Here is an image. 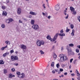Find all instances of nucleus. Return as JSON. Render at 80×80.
Returning <instances> with one entry per match:
<instances>
[{"label": "nucleus", "mask_w": 80, "mask_h": 80, "mask_svg": "<svg viewBox=\"0 0 80 80\" xmlns=\"http://www.w3.org/2000/svg\"><path fill=\"white\" fill-rule=\"evenodd\" d=\"M44 43H45V42L43 41L38 40L37 42V45L38 47H40L41 45H44Z\"/></svg>", "instance_id": "obj_1"}, {"label": "nucleus", "mask_w": 80, "mask_h": 80, "mask_svg": "<svg viewBox=\"0 0 80 80\" xmlns=\"http://www.w3.org/2000/svg\"><path fill=\"white\" fill-rule=\"evenodd\" d=\"M58 35V33H57L54 36V38L52 39V38H50V39L51 42H54L57 40V37Z\"/></svg>", "instance_id": "obj_2"}, {"label": "nucleus", "mask_w": 80, "mask_h": 80, "mask_svg": "<svg viewBox=\"0 0 80 80\" xmlns=\"http://www.w3.org/2000/svg\"><path fill=\"white\" fill-rule=\"evenodd\" d=\"M32 28L34 30H37L39 29V26L37 24H34L32 25Z\"/></svg>", "instance_id": "obj_3"}, {"label": "nucleus", "mask_w": 80, "mask_h": 80, "mask_svg": "<svg viewBox=\"0 0 80 80\" xmlns=\"http://www.w3.org/2000/svg\"><path fill=\"white\" fill-rule=\"evenodd\" d=\"M11 59L12 61H15V60H17L18 59V57L17 56H12L11 57Z\"/></svg>", "instance_id": "obj_4"}, {"label": "nucleus", "mask_w": 80, "mask_h": 80, "mask_svg": "<svg viewBox=\"0 0 80 80\" xmlns=\"http://www.w3.org/2000/svg\"><path fill=\"white\" fill-rule=\"evenodd\" d=\"M20 47L21 48L23 49V50H26L27 49V46L23 44H21L20 45Z\"/></svg>", "instance_id": "obj_5"}, {"label": "nucleus", "mask_w": 80, "mask_h": 80, "mask_svg": "<svg viewBox=\"0 0 80 80\" xmlns=\"http://www.w3.org/2000/svg\"><path fill=\"white\" fill-rule=\"evenodd\" d=\"M25 77V74L23 73H22V74H20L19 76H18V77L20 78H24Z\"/></svg>", "instance_id": "obj_6"}, {"label": "nucleus", "mask_w": 80, "mask_h": 80, "mask_svg": "<svg viewBox=\"0 0 80 80\" xmlns=\"http://www.w3.org/2000/svg\"><path fill=\"white\" fill-rule=\"evenodd\" d=\"M67 60V58L65 56L64 57V58H61L60 60V62H63L64 61H65Z\"/></svg>", "instance_id": "obj_7"}, {"label": "nucleus", "mask_w": 80, "mask_h": 80, "mask_svg": "<svg viewBox=\"0 0 80 80\" xmlns=\"http://www.w3.org/2000/svg\"><path fill=\"white\" fill-rule=\"evenodd\" d=\"M15 77V76L13 75V74L12 73L9 74L8 75V78H13V77Z\"/></svg>", "instance_id": "obj_8"}, {"label": "nucleus", "mask_w": 80, "mask_h": 80, "mask_svg": "<svg viewBox=\"0 0 80 80\" xmlns=\"http://www.w3.org/2000/svg\"><path fill=\"white\" fill-rule=\"evenodd\" d=\"M22 10L21 9V8H19L18 9V11H17V13L18 14V15L20 14V13H21V11Z\"/></svg>", "instance_id": "obj_9"}, {"label": "nucleus", "mask_w": 80, "mask_h": 80, "mask_svg": "<svg viewBox=\"0 0 80 80\" xmlns=\"http://www.w3.org/2000/svg\"><path fill=\"white\" fill-rule=\"evenodd\" d=\"M55 9L56 10H58L60 9V6L57 5L55 7Z\"/></svg>", "instance_id": "obj_10"}, {"label": "nucleus", "mask_w": 80, "mask_h": 80, "mask_svg": "<svg viewBox=\"0 0 80 80\" xmlns=\"http://www.w3.org/2000/svg\"><path fill=\"white\" fill-rule=\"evenodd\" d=\"M59 57H60V58H65V57H66V58H67V56L64 55H63V54H60L59 56Z\"/></svg>", "instance_id": "obj_11"}, {"label": "nucleus", "mask_w": 80, "mask_h": 80, "mask_svg": "<svg viewBox=\"0 0 80 80\" xmlns=\"http://www.w3.org/2000/svg\"><path fill=\"white\" fill-rule=\"evenodd\" d=\"M70 9L71 11L72 12H74L75 11V8H74L72 7H70Z\"/></svg>", "instance_id": "obj_12"}, {"label": "nucleus", "mask_w": 80, "mask_h": 80, "mask_svg": "<svg viewBox=\"0 0 80 80\" xmlns=\"http://www.w3.org/2000/svg\"><path fill=\"white\" fill-rule=\"evenodd\" d=\"M67 50H68V53H69V52H71L72 51V50H70V47L69 46H67Z\"/></svg>", "instance_id": "obj_13"}, {"label": "nucleus", "mask_w": 80, "mask_h": 80, "mask_svg": "<svg viewBox=\"0 0 80 80\" xmlns=\"http://www.w3.org/2000/svg\"><path fill=\"white\" fill-rule=\"evenodd\" d=\"M29 14L32 15H36L37 14L35 12H33L32 11H31L29 12Z\"/></svg>", "instance_id": "obj_14"}, {"label": "nucleus", "mask_w": 80, "mask_h": 80, "mask_svg": "<svg viewBox=\"0 0 80 80\" xmlns=\"http://www.w3.org/2000/svg\"><path fill=\"white\" fill-rule=\"evenodd\" d=\"M58 35H59V36H61V37H63L65 36V33H58Z\"/></svg>", "instance_id": "obj_15"}, {"label": "nucleus", "mask_w": 80, "mask_h": 80, "mask_svg": "<svg viewBox=\"0 0 80 80\" xmlns=\"http://www.w3.org/2000/svg\"><path fill=\"white\" fill-rule=\"evenodd\" d=\"M2 14V15H5V16H6L7 15V12L4 11L3 12V13Z\"/></svg>", "instance_id": "obj_16"}, {"label": "nucleus", "mask_w": 80, "mask_h": 80, "mask_svg": "<svg viewBox=\"0 0 80 80\" xmlns=\"http://www.w3.org/2000/svg\"><path fill=\"white\" fill-rule=\"evenodd\" d=\"M74 33H75V30L72 29V32L71 33V35L72 36H74Z\"/></svg>", "instance_id": "obj_17"}, {"label": "nucleus", "mask_w": 80, "mask_h": 80, "mask_svg": "<svg viewBox=\"0 0 80 80\" xmlns=\"http://www.w3.org/2000/svg\"><path fill=\"white\" fill-rule=\"evenodd\" d=\"M31 23L32 25H34V23H35V20H32L31 21Z\"/></svg>", "instance_id": "obj_18"}, {"label": "nucleus", "mask_w": 80, "mask_h": 80, "mask_svg": "<svg viewBox=\"0 0 80 80\" xmlns=\"http://www.w3.org/2000/svg\"><path fill=\"white\" fill-rule=\"evenodd\" d=\"M7 47H8V46L7 45H6V46H5V47H3L1 49V50H3L5 48H7Z\"/></svg>", "instance_id": "obj_19"}, {"label": "nucleus", "mask_w": 80, "mask_h": 80, "mask_svg": "<svg viewBox=\"0 0 80 80\" xmlns=\"http://www.w3.org/2000/svg\"><path fill=\"white\" fill-rule=\"evenodd\" d=\"M5 62L3 60H0V64H4Z\"/></svg>", "instance_id": "obj_20"}, {"label": "nucleus", "mask_w": 80, "mask_h": 80, "mask_svg": "<svg viewBox=\"0 0 80 80\" xmlns=\"http://www.w3.org/2000/svg\"><path fill=\"white\" fill-rule=\"evenodd\" d=\"M69 46L71 47H73V46H74V44L72 43H70L69 44Z\"/></svg>", "instance_id": "obj_21"}, {"label": "nucleus", "mask_w": 80, "mask_h": 80, "mask_svg": "<svg viewBox=\"0 0 80 80\" xmlns=\"http://www.w3.org/2000/svg\"><path fill=\"white\" fill-rule=\"evenodd\" d=\"M8 20H9V22H13V19H12L11 18H10L8 19Z\"/></svg>", "instance_id": "obj_22"}, {"label": "nucleus", "mask_w": 80, "mask_h": 80, "mask_svg": "<svg viewBox=\"0 0 80 80\" xmlns=\"http://www.w3.org/2000/svg\"><path fill=\"white\" fill-rule=\"evenodd\" d=\"M1 27L2 28H4L5 27V24H2Z\"/></svg>", "instance_id": "obj_23"}, {"label": "nucleus", "mask_w": 80, "mask_h": 80, "mask_svg": "<svg viewBox=\"0 0 80 80\" xmlns=\"http://www.w3.org/2000/svg\"><path fill=\"white\" fill-rule=\"evenodd\" d=\"M56 67L57 68H58L60 67V64L59 63H58L56 64Z\"/></svg>", "instance_id": "obj_24"}, {"label": "nucleus", "mask_w": 80, "mask_h": 80, "mask_svg": "<svg viewBox=\"0 0 80 80\" xmlns=\"http://www.w3.org/2000/svg\"><path fill=\"white\" fill-rule=\"evenodd\" d=\"M3 72L4 74L7 73V69H4Z\"/></svg>", "instance_id": "obj_25"}, {"label": "nucleus", "mask_w": 80, "mask_h": 80, "mask_svg": "<svg viewBox=\"0 0 80 80\" xmlns=\"http://www.w3.org/2000/svg\"><path fill=\"white\" fill-rule=\"evenodd\" d=\"M2 9H3V10H5L6 8V7L5 6H2Z\"/></svg>", "instance_id": "obj_26"}, {"label": "nucleus", "mask_w": 80, "mask_h": 80, "mask_svg": "<svg viewBox=\"0 0 80 80\" xmlns=\"http://www.w3.org/2000/svg\"><path fill=\"white\" fill-rule=\"evenodd\" d=\"M53 58L55 60L56 58H57V55L56 54H54V55H53Z\"/></svg>", "instance_id": "obj_27"}, {"label": "nucleus", "mask_w": 80, "mask_h": 80, "mask_svg": "<svg viewBox=\"0 0 80 80\" xmlns=\"http://www.w3.org/2000/svg\"><path fill=\"white\" fill-rule=\"evenodd\" d=\"M17 74L18 75V76H19V75H20V72H17Z\"/></svg>", "instance_id": "obj_28"}, {"label": "nucleus", "mask_w": 80, "mask_h": 80, "mask_svg": "<svg viewBox=\"0 0 80 80\" xmlns=\"http://www.w3.org/2000/svg\"><path fill=\"white\" fill-rule=\"evenodd\" d=\"M76 52L77 53H79L80 51H79V49H78L77 48L76 49Z\"/></svg>", "instance_id": "obj_29"}, {"label": "nucleus", "mask_w": 80, "mask_h": 80, "mask_svg": "<svg viewBox=\"0 0 80 80\" xmlns=\"http://www.w3.org/2000/svg\"><path fill=\"white\" fill-rule=\"evenodd\" d=\"M19 23H23V21H22V20L21 19H19Z\"/></svg>", "instance_id": "obj_30"}, {"label": "nucleus", "mask_w": 80, "mask_h": 80, "mask_svg": "<svg viewBox=\"0 0 80 80\" xmlns=\"http://www.w3.org/2000/svg\"><path fill=\"white\" fill-rule=\"evenodd\" d=\"M71 28H72V29H73V28L74 27V26H73V25L72 24H71Z\"/></svg>", "instance_id": "obj_31"}, {"label": "nucleus", "mask_w": 80, "mask_h": 80, "mask_svg": "<svg viewBox=\"0 0 80 80\" xmlns=\"http://www.w3.org/2000/svg\"><path fill=\"white\" fill-rule=\"evenodd\" d=\"M40 52L41 55H43V54L44 53V52H43V51H42V50H40Z\"/></svg>", "instance_id": "obj_32"}, {"label": "nucleus", "mask_w": 80, "mask_h": 80, "mask_svg": "<svg viewBox=\"0 0 80 80\" xmlns=\"http://www.w3.org/2000/svg\"><path fill=\"white\" fill-rule=\"evenodd\" d=\"M51 38V37H50L49 35L47 37V39H48V40H50Z\"/></svg>", "instance_id": "obj_33"}, {"label": "nucleus", "mask_w": 80, "mask_h": 80, "mask_svg": "<svg viewBox=\"0 0 80 80\" xmlns=\"http://www.w3.org/2000/svg\"><path fill=\"white\" fill-rule=\"evenodd\" d=\"M51 67H54V62H52L51 64Z\"/></svg>", "instance_id": "obj_34"}, {"label": "nucleus", "mask_w": 80, "mask_h": 80, "mask_svg": "<svg viewBox=\"0 0 80 80\" xmlns=\"http://www.w3.org/2000/svg\"><path fill=\"white\" fill-rule=\"evenodd\" d=\"M77 19L79 21V22H80V16L78 17Z\"/></svg>", "instance_id": "obj_35"}, {"label": "nucleus", "mask_w": 80, "mask_h": 80, "mask_svg": "<svg viewBox=\"0 0 80 80\" xmlns=\"http://www.w3.org/2000/svg\"><path fill=\"white\" fill-rule=\"evenodd\" d=\"M11 53H13V52H14V51L13 50V49H12V50H11L10 52Z\"/></svg>", "instance_id": "obj_36"}, {"label": "nucleus", "mask_w": 80, "mask_h": 80, "mask_svg": "<svg viewBox=\"0 0 80 80\" xmlns=\"http://www.w3.org/2000/svg\"><path fill=\"white\" fill-rule=\"evenodd\" d=\"M6 22L7 23H10V22L9 21L8 19L6 21Z\"/></svg>", "instance_id": "obj_37"}, {"label": "nucleus", "mask_w": 80, "mask_h": 80, "mask_svg": "<svg viewBox=\"0 0 80 80\" xmlns=\"http://www.w3.org/2000/svg\"><path fill=\"white\" fill-rule=\"evenodd\" d=\"M5 43H6V44H7V45H8V41H6L5 42Z\"/></svg>", "instance_id": "obj_38"}, {"label": "nucleus", "mask_w": 80, "mask_h": 80, "mask_svg": "<svg viewBox=\"0 0 80 80\" xmlns=\"http://www.w3.org/2000/svg\"><path fill=\"white\" fill-rule=\"evenodd\" d=\"M67 28H67V30H66V32H68L70 31V29H68Z\"/></svg>", "instance_id": "obj_39"}, {"label": "nucleus", "mask_w": 80, "mask_h": 80, "mask_svg": "<svg viewBox=\"0 0 80 80\" xmlns=\"http://www.w3.org/2000/svg\"><path fill=\"white\" fill-rule=\"evenodd\" d=\"M63 32H63V29H62L61 30V31H60V33H63Z\"/></svg>", "instance_id": "obj_40"}, {"label": "nucleus", "mask_w": 80, "mask_h": 80, "mask_svg": "<svg viewBox=\"0 0 80 80\" xmlns=\"http://www.w3.org/2000/svg\"><path fill=\"white\" fill-rule=\"evenodd\" d=\"M42 7L44 8H46V7L45 6V4H43L42 5Z\"/></svg>", "instance_id": "obj_41"}, {"label": "nucleus", "mask_w": 80, "mask_h": 80, "mask_svg": "<svg viewBox=\"0 0 80 80\" xmlns=\"http://www.w3.org/2000/svg\"><path fill=\"white\" fill-rule=\"evenodd\" d=\"M5 54H6V55H7L9 54V52H6Z\"/></svg>", "instance_id": "obj_42"}, {"label": "nucleus", "mask_w": 80, "mask_h": 80, "mask_svg": "<svg viewBox=\"0 0 80 80\" xmlns=\"http://www.w3.org/2000/svg\"><path fill=\"white\" fill-rule=\"evenodd\" d=\"M52 73H53L54 74L55 73V71L54 70H52Z\"/></svg>", "instance_id": "obj_43"}, {"label": "nucleus", "mask_w": 80, "mask_h": 80, "mask_svg": "<svg viewBox=\"0 0 80 80\" xmlns=\"http://www.w3.org/2000/svg\"><path fill=\"white\" fill-rule=\"evenodd\" d=\"M73 60V58L71 59L70 60V62L72 63Z\"/></svg>", "instance_id": "obj_44"}, {"label": "nucleus", "mask_w": 80, "mask_h": 80, "mask_svg": "<svg viewBox=\"0 0 80 80\" xmlns=\"http://www.w3.org/2000/svg\"><path fill=\"white\" fill-rule=\"evenodd\" d=\"M72 12H73V14H75V15H76V14H77V12H76V11H74Z\"/></svg>", "instance_id": "obj_45"}, {"label": "nucleus", "mask_w": 80, "mask_h": 80, "mask_svg": "<svg viewBox=\"0 0 80 80\" xmlns=\"http://www.w3.org/2000/svg\"><path fill=\"white\" fill-rule=\"evenodd\" d=\"M59 71L60 72H63V69L60 68Z\"/></svg>", "instance_id": "obj_46"}, {"label": "nucleus", "mask_w": 80, "mask_h": 80, "mask_svg": "<svg viewBox=\"0 0 80 80\" xmlns=\"http://www.w3.org/2000/svg\"><path fill=\"white\" fill-rule=\"evenodd\" d=\"M6 56H6V54H5V53L3 54V57H6Z\"/></svg>", "instance_id": "obj_47"}, {"label": "nucleus", "mask_w": 80, "mask_h": 80, "mask_svg": "<svg viewBox=\"0 0 80 80\" xmlns=\"http://www.w3.org/2000/svg\"><path fill=\"white\" fill-rule=\"evenodd\" d=\"M68 14H67V16L65 17L66 19H68Z\"/></svg>", "instance_id": "obj_48"}, {"label": "nucleus", "mask_w": 80, "mask_h": 80, "mask_svg": "<svg viewBox=\"0 0 80 80\" xmlns=\"http://www.w3.org/2000/svg\"><path fill=\"white\" fill-rule=\"evenodd\" d=\"M12 72H14V71H15V68H12Z\"/></svg>", "instance_id": "obj_49"}, {"label": "nucleus", "mask_w": 80, "mask_h": 80, "mask_svg": "<svg viewBox=\"0 0 80 80\" xmlns=\"http://www.w3.org/2000/svg\"><path fill=\"white\" fill-rule=\"evenodd\" d=\"M77 76L78 77H80V74H79V73H78V74H77Z\"/></svg>", "instance_id": "obj_50"}, {"label": "nucleus", "mask_w": 80, "mask_h": 80, "mask_svg": "<svg viewBox=\"0 0 80 80\" xmlns=\"http://www.w3.org/2000/svg\"><path fill=\"white\" fill-rule=\"evenodd\" d=\"M71 53H72V55H75V53H74V52H72Z\"/></svg>", "instance_id": "obj_51"}, {"label": "nucleus", "mask_w": 80, "mask_h": 80, "mask_svg": "<svg viewBox=\"0 0 80 80\" xmlns=\"http://www.w3.org/2000/svg\"><path fill=\"white\" fill-rule=\"evenodd\" d=\"M42 14L44 15V16H45L46 15V14L44 12H42Z\"/></svg>", "instance_id": "obj_52"}, {"label": "nucleus", "mask_w": 80, "mask_h": 80, "mask_svg": "<svg viewBox=\"0 0 80 80\" xmlns=\"http://www.w3.org/2000/svg\"><path fill=\"white\" fill-rule=\"evenodd\" d=\"M14 65H15L16 66H18V63H16L14 64Z\"/></svg>", "instance_id": "obj_53"}, {"label": "nucleus", "mask_w": 80, "mask_h": 80, "mask_svg": "<svg viewBox=\"0 0 80 80\" xmlns=\"http://www.w3.org/2000/svg\"><path fill=\"white\" fill-rule=\"evenodd\" d=\"M51 18V16H49L48 17V19H50V18Z\"/></svg>", "instance_id": "obj_54"}, {"label": "nucleus", "mask_w": 80, "mask_h": 80, "mask_svg": "<svg viewBox=\"0 0 80 80\" xmlns=\"http://www.w3.org/2000/svg\"><path fill=\"white\" fill-rule=\"evenodd\" d=\"M64 75H67V72H66L64 73Z\"/></svg>", "instance_id": "obj_55"}, {"label": "nucleus", "mask_w": 80, "mask_h": 80, "mask_svg": "<svg viewBox=\"0 0 80 80\" xmlns=\"http://www.w3.org/2000/svg\"><path fill=\"white\" fill-rule=\"evenodd\" d=\"M76 73L77 74L78 73V71L77 70V69L76 70Z\"/></svg>", "instance_id": "obj_56"}, {"label": "nucleus", "mask_w": 80, "mask_h": 80, "mask_svg": "<svg viewBox=\"0 0 80 80\" xmlns=\"http://www.w3.org/2000/svg\"><path fill=\"white\" fill-rule=\"evenodd\" d=\"M71 75L72 76H75V74L74 73H72V74H71Z\"/></svg>", "instance_id": "obj_57"}, {"label": "nucleus", "mask_w": 80, "mask_h": 80, "mask_svg": "<svg viewBox=\"0 0 80 80\" xmlns=\"http://www.w3.org/2000/svg\"><path fill=\"white\" fill-rule=\"evenodd\" d=\"M61 50H63V47H61Z\"/></svg>", "instance_id": "obj_58"}, {"label": "nucleus", "mask_w": 80, "mask_h": 80, "mask_svg": "<svg viewBox=\"0 0 80 80\" xmlns=\"http://www.w3.org/2000/svg\"><path fill=\"white\" fill-rule=\"evenodd\" d=\"M78 47V48H79L80 49V45L78 46L77 47Z\"/></svg>", "instance_id": "obj_59"}, {"label": "nucleus", "mask_w": 80, "mask_h": 80, "mask_svg": "<svg viewBox=\"0 0 80 80\" xmlns=\"http://www.w3.org/2000/svg\"><path fill=\"white\" fill-rule=\"evenodd\" d=\"M7 2V3H9V1L8 0V1H6Z\"/></svg>", "instance_id": "obj_60"}, {"label": "nucleus", "mask_w": 80, "mask_h": 80, "mask_svg": "<svg viewBox=\"0 0 80 80\" xmlns=\"http://www.w3.org/2000/svg\"><path fill=\"white\" fill-rule=\"evenodd\" d=\"M22 20H26V19L25 18H22Z\"/></svg>", "instance_id": "obj_61"}, {"label": "nucleus", "mask_w": 80, "mask_h": 80, "mask_svg": "<svg viewBox=\"0 0 80 80\" xmlns=\"http://www.w3.org/2000/svg\"><path fill=\"white\" fill-rule=\"evenodd\" d=\"M69 67L70 69L72 67V66H71V65H70L69 66Z\"/></svg>", "instance_id": "obj_62"}, {"label": "nucleus", "mask_w": 80, "mask_h": 80, "mask_svg": "<svg viewBox=\"0 0 80 80\" xmlns=\"http://www.w3.org/2000/svg\"><path fill=\"white\" fill-rule=\"evenodd\" d=\"M78 80H80V77L78 78Z\"/></svg>", "instance_id": "obj_63"}, {"label": "nucleus", "mask_w": 80, "mask_h": 80, "mask_svg": "<svg viewBox=\"0 0 80 80\" xmlns=\"http://www.w3.org/2000/svg\"><path fill=\"white\" fill-rule=\"evenodd\" d=\"M55 70L57 72H58V69H55Z\"/></svg>", "instance_id": "obj_64"}]
</instances>
